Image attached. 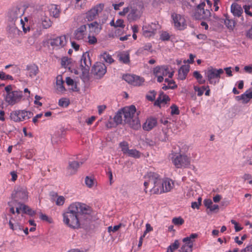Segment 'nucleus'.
Segmentation results:
<instances>
[{
	"instance_id": "obj_23",
	"label": "nucleus",
	"mask_w": 252,
	"mask_h": 252,
	"mask_svg": "<svg viewBox=\"0 0 252 252\" xmlns=\"http://www.w3.org/2000/svg\"><path fill=\"white\" fill-rule=\"evenodd\" d=\"M150 191L154 194H161L163 193V187L162 186V179L160 178L156 184H154L150 189Z\"/></svg>"
},
{
	"instance_id": "obj_6",
	"label": "nucleus",
	"mask_w": 252,
	"mask_h": 252,
	"mask_svg": "<svg viewBox=\"0 0 252 252\" xmlns=\"http://www.w3.org/2000/svg\"><path fill=\"white\" fill-rule=\"evenodd\" d=\"M174 28L179 31H183L187 28V23L184 16L173 13L171 15Z\"/></svg>"
},
{
	"instance_id": "obj_24",
	"label": "nucleus",
	"mask_w": 252,
	"mask_h": 252,
	"mask_svg": "<svg viewBox=\"0 0 252 252\" xmlns=\"http://www.w3.org/2000/svg\"><path fill=\"white\" fill-rule=\"evenodd\" d=\"M145 178L149 182V184L153 186L158 181L160 176L156 173L150 172L145 176Z\"/></svg>"
},
{
	"instance_id": "obj_11",
	"label": "nucleus",
	"mask_w": 252,
	"mask_h": 252,
	"mask_svg": "<svg viewBox=\"0 0 252 252\" xmlns=\"http://www.w3.org/2000/svg\"><path fill=\"white\" fill-rule=\"evenodd\" d=\"M104 7V5L103 3L97 4L86 13V19H87L88 21H93L99 13L101 12Z\"/></svg>"
},
{
	"instance_id": "obj_63",
	"label": "nucleus",
	"mask_w": 252,
	"mask_h": 252,
	"mask_svg": "<svg viewBox=\"0 0 252 252\" xmlns=\"http://www.w3.org/2000/svg\"><path fill=\"white\" fill-rule=\"evenodd\" d=\"M193 76L197 80H199V79H201L202 75L200 73L199 71H194L193 73Z\"/></svg>"
},
{
	"instance_id": "obj_34",
	"label": "nucleus",
	"mask_w": 252,
	"mask_h": 252,
	"mask_svg": "<svg viewBox=\"0 0 252 252\" xmlns=\"http://www.w3.org/2000/svg\"><path fill=\"white\" fill-rule=\"evenodd\" d=\"M26 70L29 71V76L31 77L36 76L39 71L37 65L35 64H31L27 65Z\"/></svg>"
},
{
	"instance_id": "obj_38",
	"label": "nucleus",
	"mask_w": 252,
	"mask_h": 252,
	"mask_svg": "<svg viewBox=\"0 0 252 252\" xmlns=\"http://www.w3.org/2000/svg\"><path fill=\"white\" fill-rule=\"evenodd\" d=\"M114 120L117 125L121 124L124 121L123 113L122 111H119L114 117Z\"/></svg>"
},
{
	"instance_id": "obj_28",
	"label": "nucleus",
	"mask_w": 252,
	"mask_h": 252,
	"mask_svg": "<svg viewBox=\"0 0 252 252\" xmlns=\"http://www.w3.org/2000/svg\"><path fill=\"white\" fill-rule=\"evenodd\" d=\"M252 98V91H246L244 94L236 96L237 100H242L244 104L248 103Z\"/></svg>"
},
{
	"instance_id": "obj_51",
	"label": "nucleus",
	"mask_w": 252,
	"mask_h": 252,
	"mask_svg": "<svg viewBox=\"0 0 252 252\" xmlns=\"http://www.w3.org/2000/svg\"><path fill=\"white\" fill-rule=\"evenodd\" d=\"M198 236V235L196 233H192L189 236L185 237L183 239L182 241H193V239L197 238Z\"/></svg>"
},
{
	"instance_id": "obj_10",
	"label": "nucleus",
	"mask_w": 252,
	"mask_h": 252,
	"mask_svg": "<svg viewBox=\"0 0 252 252\" xmlns=\"http://www.w3.org/2000/svg\"><path fill=\"white\" fill-rule=\"evenodd\" d=\"M174 71H170L169 67L167 65L157 66L154 68L153 73L154 75H160L163 77L168 76L172 78L174 75Z\"/></svg>"
},
{
	"instance_id": "obj_19",
	"label": "nucleus",
	"mask_w": 252,
	"mask_h": 252,
	"mask_svg": "<svg viewBox=\"0 0 252 252\" xmlns=\"http://www.w3.org/2000/svg\"><path fill=\"white\" fill-rule=\"evenodd\" d=\"M86 25H82L77 29L74 33V38L78 40H83L86 34Z\"/></svg>"
},
{
	"instance_id": "obj_50",
	"label": "nucleus",
	"mask_w": 252,
	"mask_h": 252,
	"mask_svg": "<svg viewBox=\"0 0 252 252\" xmlns=\"http://www.w3.org/2000/svg\"><path fill=\"white\" fill-rule=\"evenodd\" d=\"M9 225L10 228L11 229H12L13 230H17V229L21 230L22 229H23V227L22 226L19 225L18 223L14 225L13 224V223L12 222L11 220H10L9 221Z\"/></svg>"
},
{
	"instance_id": "obj_54",
	"label": "nucleus",
	"mask_w": 252,
	"mask_h": 252,
	"mask_svg": "<svg viewBox=\"0 0 252 252\" xmlns=\"http://www.w3.org/2000/svg\"><path fill=\"white\" fill-rule=\"evenodd\" d=\"M151 49L152 45L151 43H148L146 44L142 48L139 49L138 50V52L141 53L143 52V50L150 51Z\"/></svg>"
},
{
	"instance_id": "obj_7",
	"label": "nucleus",
	"mask_w": 252,
	"mask_h": 252,
	"mask_svg": "<svg viewBox=\"0 0 252 252\" xmlns=\"http://www.w3.org/2000/svg\"><path fill=\"white\" fill-rule=\"evenodd\" d=\"M205 3H200L195 9L194 17L197 20L206 19L211 17V12L209 9H205Z\"/></svg>"
},
{
	"instance_id": "obj_27",
	"label": "nucleus",
	"mask_w": 252,
	"mask_h": 252,
	"mask_svg": "<svg viewBox=\"0 0 252 252\" xmlns=\"http://www.w3.org/2000/svg\"><path fill=\"white\" fill-rule=\"evenodd\" d=\"M118 60L125 64H128L130 63L129 52L128 51H125L119 53L118 54Z\"/></svg>"
},
{
	"instance_id": "obj_61",
	"label": "nucleus",
	"mask_w": 252,
	"mask_h": 252,
	"mask_svg": "<svg viewBox=\"0 0 252 252\" xmlns=\"http://www.w3.org/2000/svg\"><path fill=\"white\" fill-rule=\"evenodd\" d=\"M98 108V113L99 115H101L104 111L106 109V106L104 105H99L97 107Z\"/></svg>"
},
{
	"instance_id": "obj_14",
	"label": "nucleus",
	"mask_w": 252,
	"mask_h": 252,
	"mask_svg": "<svg viewBox=\"0 0 252 252\" xmlns=\"http://www.w3.org/2000/svg\"><path fill=\"white\" fill-rule=\"evenodd\" d=\"M16 201L25 202L28 200V192L26 188L19 187L17 189L14 196Z\"/></svg>"
},
{
	"instance_id": "obj_41",
	"label": "nucleus",
	"mask_w": 252,
	"mask_h": 252,
	"mask_svg": "<svg viewBox=\"0 0 252 252\" xmlns=\"http://www.w3.org/2000/svg\"><path fill=\"white\" fill-rule=\"evenodd\" d=\"M119 147L124 154H127L129 150L128 148V143L126 141H122L120 143Z\"/></svg>"
},
{
	"instance_id": "obj_49",
	"label": "nucleus",
	"mask_w": 252,
	"mask_h": 252,
	"mask_svg": "<svg viewBox=\"0 0 252 252\" xmlns=\"http://www.w3.org/2000/svg\"><path fill=\"white\" fill-rule=\"evenodd\" d=\"M156 96V92L155 91H151L146 95V98L148 100L153 101L155 99Z\"/></svg>"
},
{
	"instance_id": "obj_35",
	"label": "nucleus",
	"mask_w": 252,
	"mask_h": 252,
	"mask_svg": "<svg viewBox=\"0 0 252 252\" xmlns=\"http://www.w3.org/2000/svg\"><path fill=\"white\" fill-rule=\"evenodd\" d=\"M164 81L165 83H167V85H163L162 87L163 90L166 91L168 89H175L177 88V85L173 80L166 78Z\"/></svg>"
},
{
	"instance_id": "obj_15",
	"label": "nucleus",
	"mask_w": 252,
	"mask_h": 252,
	"mask_svg": "<svg viewBox=\"0 0 252 252\" xmlns=\"http://www.w3.org/2000/svg\"><path fill=\"white\" fill-rule=\"evenodd\" d=\"M49 43L54 48L63 47L66 43V37L64 35L57 37L49 40Z\"/></svg>"
},
{
	"instance_id": "obj_43",
	"label": "nucleus",
	"mask_w": 252,
	"mask_h": 252,
	"mask_svg": "<svg viewBox=\"0 0 252 252\" xmlns=\"http://www.w3.org/2000/svg\"><path fill=\"white\" fill-rule=\"evenodd\" d=\"M172 222L176 226H180L185 222L184 220L181 217L173 218L172 220Z\"/></svg>"
},
{
	"instance_id": "obj_31",
	"label": "nucleus",
	"mask_w": 252,
	"mask_h": 252,
	"mask_svg": "<svg viewBox=\"0 0 252 252\" xmlns=\"http://www.w3.org/2000/svg\"><path fill=\"white\" fill-rule=\"evenodd\" d=\"M231 12L234 16L239 17L243 13V10L240 5L233 3L231 5Z\"/></svg>"
},
{
	"instance_id": "obj_13",
	"label": "nucleus",
	"mask_w": 252,
	"mask_h": 252,
	"mask_svg": "<svg viewBox=\"0 0 252 252\" xmlns=\"http://www.w3.org/2000/svg\"><path fill=\"white\" fill-rule=\"evenodd\" d=\"M107 71L106 65L102 63L97 62L94 65L92 72L98 78L102 77Z\"/></svg>"
},
{
	"instance_id": "obj_57",
	"label": "nucleus",
	"mask_w": 252,
	"mask_h": 252,
	"mask_svg": "<svg viewBox=\"0 0 252 252\" xmlns=\"http://www.w3.org/2000/svg\"><path fill=\"white\" fill-rule=\"evenodd\" d=\"M116 28L120 27L124 28L125 25L124 24V21L122 19H118L116 22Z\"/></svg>"
},
{
	"instance_id": "obj_45",
	"label": "nucleus",
	"mask_w": 252,
	"mask_h": 252,
	"mask_svg": "<svg viewBox=\"0 0 252 252\" xmlns=\"http://www.w3.org/2000/svg\"><path fill=\"white\" fill-rule=\"evenodd\" d=\"M224 24L228 29L232 30L235 27V22L233 20L226 18Z\"/></svg>"
},
{
	"instance_id": "obj_5",
	"label": "nucleus",
	"mask_w": 252,
	"mask_h": 252,
	"mask_svg": "<svg viewBox=\"0 0 252 252\" xmlns=\"http://www.w3.org/2000/svg\"><path fill=\"white\" fill-rule=\"evenodd\" d=\"M171 159L172 163L177 168H187L190 163L189 158L185 155L175 154Z\"/></svg>"
},
{
	"instance_id": "obj_44",
	"label": "nucleus",
	"mask_w": 252,
	"mask_h": 252,
	"mask_svg": "<svg viewBox=\"0 0 252 252\" xmlns=\"http://www.w3.org/2000/svg\"><path fill=\"white\" fill-rule=\"evenodd\" d=\"M28 20V18L27 17L24 18V21L21 18L20 19V25H21L23 31L25 33L30 31V28L29 26H27V27H25V22L27 23Z\"/></svg>"
},
{
	"instance_id": "obj_17",
	"label": "nucleus",
	"mask_w": 252,
	"mask_h": 252,
	"mask_svg": "<svg viewBox=\"0 0 252 252\" xmlns=\"http://www.w3.org/2000/svg\"><path fill=\"white\" fill-rule=\"evenodd\" d=\"M157 29V25L153 23L143 26L142 30L143 35L146 37L154 36Z\"/></svg>"
},
{
	"instance_id": "obj_56",
	"label": "nucleus",
	"mask_w": 252,
	"mask_h": 252,
	"mask_svg": "<svg viewBox=\"0 0 252 252\" xmlns=\"http://www.w3.org/2000/svg\"><path fill=\"white\" fill-rule=\"evenodd\" d=\"M69 104L68 101L65 98H61L59 101V105L62 107H67Z\"/></svg>"
},
{
	"instance_id": "obj_40",
	"label": "nucleus",
	"mask_w": 252,
	"mask_h": 252,
	"mask_svg": "<svg viewBox=\"0 0 252 252\" xmlns=\"http://www.w3.org/2000/svg\"><path fill=\"white\" fill-rule=\"evenodd\" d=\"M179 246L180 243L179 241L176 240L173 244L168 247L166 252H174L179 247Z\"/></svg>"
},
{
	"instance_id": "obj_1",
	"label": "nucleus",
	"mask_w": 252,
	"mask_h": 252,
	"mask_svg": "<svg viewBox=\"0 0 252 252\" xmlns=\"http://www.w3.org/2000/svg\"><path fill=\"white\" fill-rule=\"evenodd\" d=\"M90 209L85 204L75 202L71 204L63 214V222L67 226L78 228L90 217Z\"/></svg>"
},
{
	"instance_id": "obj_60",
	"label": "nucleus",
	"mask_w": 252,
	"mask_h": 252,
	"mask_svg": "<svg viewBox=\"0 0 252 252\" xmlns=\"http://www.w3.org/2000/svg\"><path fill=\"white\" fill-rule=\"evenodd\" d=\"M244 8L246 14L252 17V12L250 11L251 6L250 5H245Z\"/></svg>"
},
{
	"instance_id": "obj_20",
	"label": "nucleus",
	"mask_w": 252,
	"mask_h": 252,
	"mask_svg": "<svg viewBox=\"0 0 252 252\" xmlns=\"http://www.w3.org/2000/svg\"><path fill=\"white\" fill-rule=\"evenodd\" d=\"M170 101V98L169 96L164 94L163 92H160L159 93L158 97L157 99L155 101L154 105L156 106H158L160 107L161 105H165Z\"/></svg>"
},
{
	"instance_id": "obj_58",
	"label": "nucleus",
	"mask_w": 252,
	"mask_h": 252,
	"mask_svg": "<svg viewBox=\"0 0 252 252\" xmlns=\"http://www.w3.org/2000/svg\"><path fill=\"white\" fill-rule=\"evenodd\" d=\"M88 42L90 44H94L97 42V39L94 36H88Z\"/></svg>"
},
{
	"instance_id": "obj_53",
	"label": "nucleus",
	"mask_w": 252,
	"mask_h": 252,
	"mask_svg": "<svg viewBox=\"0 0 252 252\" xmlns=\"http://www.w3.org/2000/svg\"><path fill=\"white\" fill-rule=\"evenodd\" d=\"M171 111V115H178L180 113V111L179 110V108L178 106L176 105H172L170 107Z\"/></svg>"
},
{
	"instance_id": "obj_42",
	"label": "nucleus",
	"mask_w": 252,
	"mask_h": 252,
	"mask_svg": "<svg viewBox=\"0 0 252 252\" xmlns=\"http://www.w3.org/2000/svg\"><path fill=\"white\" fill-rule=\"evenodd\" d=\"M126 155L129 157L137 158H139L141 157V154L139 151L136 149H130Z\"/></svg>"
},
{
	"instance_id": "obj_32",
	"label": "nucleus",
	"mask_w": 252,
	"mask_h": 252,
	"mask_svg": "<svg viewBox=\"0 0 252 252\" xmlns=\"http://www.w3.org/2000/svg\"><path fill=\"white\" fill-rule=\"evenodd\" d=\"M63 84V76L61 75H58L56 77V88L59 93H63L65 91Z\"/></svg>"
},
{
	"instance_id": "obj_48",
	"label": "nucleus",
	"mask_w": 252,
	"mask_h": 252,
	"mask_svg": "<svg viewBox=\"0 0 252 252\" xmlns=\"http://www.w3.org/2000/svg\"><path fill=\"white\" fill-rule=\"evenodd\" d=\"M85 182L86 186L89 188H92L94 185V179L89 177L88 176H87L85 178Z\"/></svg>"
},
{
	"instance_id": "obj_36",
	"label": "nucleus",
	"mask_w": 252,
	"mask_h": 252,
	"mask_svg": "<svg viewBox=\"0 0 252 252\" xmlns=\"http://www.w3.org/2000/svg\"><path fill=\"white\" fill-rule=\"evenodd\" d=\"M88 26L90 30L95 33H98L100 32L102 29L101 25H99L96 21L88 24Z\"/></svg>"
},
{
	"instance_id": "obj_29",
	"label": "nucleus",
	"mask_w": 252,
	"mask_h": 252,
	"mask_svg": "<svg viewBox=\"0 0 252 252\" xmlns=\"http://www.w3.org/2000/svg\"><path fill=\"white\" fill-rule=\"evenodd\" d=\"M157 120L154 118H148L143 126L145 130L149 131L154 128L157 125Z\"/></svg>"
},
{
	"instance_id": "obj_64",
	"label": "nucleus",
	"mask_w": 252,
	"mask_h": 252,
	"mask_svg": "<svg viewBox=\"0 0 252 252\" xmlns=\"http://www.w3.org/2000/svg\"><path fill=\"white\" fill-rule=\"evenodd\" d=\"M95 117L94 116H92L89 119H87L86 121V123L88 125H91L93 124V123L94 122V121L95 120Z\"/></svg>"
},
{
	"instance_id": "obj_26",
	"label": "nucleus",
	"mask_w": 252,
	"mask_h": 252,
	"mask_svg": "<svg viewBox=\"0 0 252 252\" xmlns=\"http://www.w3.org/2000/svg\"><path fill=\"white\" fill-rule=\"evenodd\" d=\"M162 186L163 187V193L168 192L173 188L174 184L172 180L165 178L162 179Z\"/></svg>"
},
{
	"instance_id": "obj_59",
	"label": "nucleus",
	"mask_w": 252,
	"mask_h": 252,
	"mask_svg": "<svg viewBox=\"0 0 252 252\" xmlns=\"http://www.w3.org/2000/svg\"><path fill=\"white\" fill-rule=\"evenodd\" d=\"M204 204L206 207L210 209L212 204H213L212 201L210 199H205L204 200Z\"/></svg>"
},
{
	"instance_id": "obj_25",
	"label": "nucleus",
	"mask_w": 252,
	"mask_h": 252,
	"mask_svg": "<svg viewBox=\"0 0 252 252\" xmlns=\"http://www.w3.org/2000/svg\"><path fill=\"white\" fill-rule=\"evenodd\" d=\"M49 14L55 18H58L60 16L61 8L57 4H51L49 6Z\"/></svg>"
},
{
	"instance_id": "obj_18",
	"label": "nucleus",
	"mask_w": 252,
	"mask_h": 252,
	"mask_svg": "<svg viewBox=\"0 0 252 252\" xmlns=\"http://www.w3.org/2000/svg\"><path fill=\"white\" fill-rule=\"evenodd\" d=\"M38 24H39L43 29H47L52 26L53 22L47 16L44 14L41 15L40 18L39 19Z\"/></svg>"
},
{
	"instance_id": "obj_30",
	"label": "nucleus",
	"mask_w": 252,
	"mask_h": 252,
	"mask_svg": "<svg viewBox=\"0 0 252 252\" xmlns=\"http://www.w3.org/2000/svg\"><path fill=\"white\" fill-rule=\"evenodd\" d=\"M82 162H78L77 161H69L68 163V166L67 168L68 171L70 174H75L78 168L82 164Z\"/></svg>"
},
{
	"instance_id": "obj_62",
	"label": "nucleus",
	"mask_w": 252,
	"mask_h": 252,
	"mask_svg": "<svg viewBox=\"0 0 252 252\" xmlns=\"http://www.w3.org/2000/svg\"><path fill=\"white\" fill-rule=\"evenodd\" d=\"M240 252H252V244L247 246L245 248L242 249Z\"/></svg>"
},
{
	"instance_id": "obj_16",
	"label": "nucleus",
	"mask_w": 252,
	"mask_h": 252,
	"mask_svg": "<svg viewBox=\"0 0 252 252\" xmlns=\"http://www.w3.org/2000/svg\"><path fill=\"white\" fill-rule=\"evenodd\" d=\"M92 65L91 61L88 52H86L84 53L80 59V66L82 68V70L85 71H88L90 66Z\"/></svg>"
},
{
	"instance_id": "obj_47",
	"label": "nucleus",
	"mask_w": 252,
	"mask_h": 252,
	"mask_svg": "<svg viewBox=\"0 0 252 252\" xmlns=\"http://www.w3.org/2000/svg\"><path fill=\"white\" fill-rule=\"evenodd\" d=\"M57 198L56 200V204L58 206H63L65 202V198L63 196H58L56 193Z\"/></svg>"
},
{
	"instance_id": "obj_52",
	"label": "nucleus",
	"mask_w": 252,
	"mask_h": 252,
	"mask_svg": "<svg viewBox=\"0 0 252 252\" xmlns=\"http://www.w3.org/2000/svg\"><path fill=\"white\" fill-rule=\"evenodd\" d=\"M170 37L169 34L166 32H162L160 35V38L162 41H168L169 40Z\"/></svg>"
},
{
	"instance_id": "obj_12",
	"label": "nucleus",
	"mask_w": 252,
	"mask_h": 252,
	"mask_svg": "<svg viewBox=\"0 0 252 252\" xmlns=\"http://www.w3.org/2000/svg\"><path fill=\"white\" fill-rule=\"evenodd\" d=\"M123 79L128 83L135 86L141 85L144 81L143 78L131 74H126L124 75Z\"/></svg>"
},
{
	"instance_id": "obj_22",
	"label": "nucleus",
	"mask_w": 252,
	"mask_h": 252,
	"mask_svg": "<svg viewBox=\"0 0 252 252\" xmlns=\"http://www.w3.org/2000/svg\"><path fill=\"white\" fill-rule=\"evenodd\" d=\"M189 65H183L178 70V79L181 80H184L189 71Z\"/></svg>"
},
{
	"instance_id": "obj_39",
	"label": "nucleus",
	"mask_w": 252,
	"mask_h": 252,
	"mask_svg": "<svg viewBox=\"0 0 252 252\" xmlns=\"http://www.w3.org/2000/svg\"><path fill=\"white\" fill-rule=\"evenodd\" d=\"M101 56L104 61L106 63L111 64L114 62V60L112 58V56L107 52L103 53Z\"/></svg>"
},
{
	"instance_id": "obj_3",
	"label": "nucleus",
	"mask_w": 252,
	"mask_h": 252,
	"mask_svg": "<svg viewBox=\"0 0 252 252\" xmlns=\"http://www.w3.org/2000/svg\"><path fill=\"white\" fill-rule=\"evenodd\" d=\"M33 116V113L26 110H16L10 114V118L15 122L19 123L27 121Z\"/></svg>"
},
{
	"instance_id": "obj_33",
	"label": "nucleus",
	"mask_w": 252,
	"mask_h": 252,
	"mask_svg": "<svg viewBox=\"0 0 252 252\" xmlns=\"http://www.w3.org/2000/svg\"><path fill=\"white\" fill-rule=\"evenodd\" d=\"M184 244L181 247L180 252H191L193 246V241H183Z\"/></svg>"
},
{
	"instance_id": "obj_2",
	"label": "nucleus",
	"mask_w": 252,
	"mask_h": 252,
	"mask_svg": "<svg viewBox=\"0 0 252 252\" xmlns=\"http://www.w3.org/2000/svg\"><path fill=\"white\" fill-rule=\"evenodd\" d=\"M123 113L124 122L127 124L130 127L134 129H138L141 125L138 118L139 113L137 112L136 107L131 105L126 106L122 109Z\"/></svg>"
},
{
	"instance_id": "obj_46",
	"label": "nucleus",
	"mask_w": 252,
	"mask_h": 252,
	"mask_svg": "<svg viewBox=\"0 0 252 252\" xmlns=\"http://www.w3.org/2000/svg\"><path fill=\"white\" fill-rule=\"evenodd\" d=\"M193 89L195 92L197 93V95L198 96H201L203 95L204 91L206 89V86L199 87L195 86L193 87Z\"/></svg>"
},
{
	"instance_id": "obj_37",
	"label": "nucleus",
	"mask_w": 252,
	"mask_h": 252,
	"mask_svg": "<svg viewBox=\"0 0 252 252\" xmlns=\"http://www.w3.org/2000/svg\"><path fill=\"white\" fill-rule=\"evenodd\" d=\"M20 208H22L23 212L30 216H33L36 214L35 211L32 210L30 207L24 204H20Z\"/></svg>"
},
{
	"instance_id": "obj_8",
	"label": "nucleus",
	"mask_w": 252,
	"mask_h": 252,
	"mask_svg": "<svg viewBox=\"0 0 252 252\" xmlns=\"http://www.w3.org/2000/svg\"><path fill=\"white\" fill-rule=\"evenodd\" d=\"M25 11L22 8L18 7L12 8L8 13L9 21L14 24L18 19H21Z\"/></svg>"
},
{
	"instance_id": "obj_4",
	"label": "nucleus",
	"mask_w": 252,
	"mask_h": 252,
	"mask_svg": "<svg viewBox=\"0 0 252 252\" xmlns=\"http://www.w3.org/2000/svg\"><path fill=\"white\" fill-rule=\"evenodd\" d=\"M223 73L222 69H217L211 67L208 69L205 75L209 83L211 85H215L220 82V75Z\"/></svg>"
},
{
	"instance_id": "obj_55",
	"label": "nucleus",
	"mask_w": 252,
	"mask_h": 252,
	"mask_svg": "<svg viewBox=\"0 0 252 252\" xmlns=\"http://www.w3.org/2000/svg\"><path fill=\"white\" fill-rule=\"evenodd\" d=\"M122 225V224L120 223L119 224L115 225L113 227H112V226H109L108 227V231L109 232H110L111 231H112L113 232H116L117 230H118L120 228H121Z\"/></svg>"
},
{
	"instance_id": "obj_9",
	"label": "nucleus",
	"mask_w": 252,
	"mask_h": 252,
	"mask_svg": "<svg viewBox=\"0 0 252 252\" xmlns=\"http://www.w3.org/2000/svg\"><path fill=\"white\" fill-rule=\"evenodd\" d=\"M23 96L22 92L18 91H12L7 94L5 100L8 104L13 105L20 101Z\"/></svg>"
},
{
	"instance_id": "obj_21",
	"label": "nucleus",
	"mask_w": 252,
	"mask_h": 252,
	"mask_svg": "<svg viewBox=\"0 0 252 252\" xmlns=\"http://www.w3.org/2000/svg\"><path fill=\"white\" fill-rule=\"evenodd\" d=\"M142 15L141 11L137 9H131L127 15V20L129 22L136 21L139 19Z\"/></svg>"
}]
</instances>
